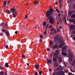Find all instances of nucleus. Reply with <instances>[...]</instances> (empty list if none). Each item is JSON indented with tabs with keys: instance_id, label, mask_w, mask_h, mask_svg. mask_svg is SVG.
<instances>
[{
	"instance_id": "nucleus-59",
	"label": "nucleus",
	"mask_w": 75,
	"mask_h": 75,
	"mask_svg": "<svg viewBox=\"0 0 75 75\" xmlns=\"http://www.w3.org/2000/svg\"><path fill=\"white\" fill-rule=\"evenodd\" d=\"M4 75H7V74L6 73H5Z\"/></svg>"
},
{
	"instance_id": "nucleus-54",
	"label": "nucleus",
	"mask_w": 75,
	"mask_h": 75,
	"mask_svg": "<svg viewBox=\"0 0 75 75\" xmlns=\"http://www.w3.org/2000/svg\"><path fill=\"white\" fill-rule=\"evenodd\" d=\"M25 5H27V6H28V4H27L26 3H25Z\"/></svg>"
},
{
	"instance_id": "nucleus-24",
	"label": "nucleus",
	"mask_w": 75,
	"mask_h": 75,
	"mask_svg": "<svg viewBox=\"0 0 75 75\" xmlns=\"http://www.w3.org/2000/svg\"><path fill=\"white\" fill-rule=\"evenodd\" d=\"M57 69L58 70H62V69H63V68L62 67H60V68H57Z\"/></svg>"
},
{
	"instance_id": "nucleus-51",
	"label": "nucleus",
	"mask_w": 75,
	"mask_h": 75,
	"mask_svg": "<svg viewBox=\"0 0 75 75\" xmlns=\"http://www.w3.org/2000/svg\"><path fill=\"white\" fill-rule=\"evenodd\" d=\"M60 16H61V14L59 13L58 15V16H59V17Z\"/></svg>"
},
{
	"instance_id": "nucleus-52",
	"label": "nucleus",
	"mask_w": 75,
	"mask_h": 75,
	"mask_svg": "<svg viewBox=\"0 0 75 75\" xmlns=\"http://www.w3.org/2000/svg\"><path fill=\"white\" fill-rule=\"evenodd\" d=\"M59 31V29H57V32L58 33Z\"/></svg>"
},
{
	"instance_id": "nucleus-41",
	"label": "nucleus",
	"mask_w": 75,
	"mask_h": 75,
	"mask_svg": "<svg viewBox=\"0 0 75 75\" xmlns=\"http://www.w3.org/2000/svg\"><path fill=\"white\" fill-rule=\"evenodd\" d=\"M69 75H72L73 74L71 73H69Z\"/></svg>"
},
{
	"instance_id": "nucleus-6",
	"label": "nucleus",
	"mask_w": 75,
	"mask_h": 75,
	"mask_svg": "<svg viewBox=\"0 0 75 75\" xmlns=\"http://www.w3.org/2000/svg\"><path fill=\"white\" fill-rule=\"evenodd\" d=\"M70 28L71 30H74L75 28V26L73 25H70Z\"/></svg>"
},
{
	"instance_id": "nucleus-61",
	"label": "nucleus",
	"mask_w": 75,
	"mask_h": 75,
	"mask_svg": "<svg viewBox=\"0 0 75 75\" xmlns=\"http://www.w3.org/2000/svg\"><path fill=\"white\" fill-rule=\"evenodd\" d=\"M56 11H58V8L56 9Z\"/></svg>"
},
{
	"instance_id": "nucleus-32",
	"label": "nucleus",
	"mask_w": 75,
	"mask_h": 75,
	"mask_svg": "<svg viewBox=\"0 0 75 75\" xmlns=\"http://www.w3.org/2000/svg\"><path fill=\"white\" fill-rule=\"evenodd\" d=\"M73 9H75V4L73 5Z\"/></svg>"
},
{
	"instance_id": "nucleus-64",
	"label": "nucleus",
	"mask_w": 75,
	"mask_h": 75,
	"mask_svg": "<svg viewBox=\"0 0 75 75\" xmlns=\"http://www.w3.org/2000/svg\"><path fill=\"white\" fill-rule=\"evenodd\" d=\"M27 65L28 66V65H29V63H27Z\"/></svg>"
},
{
	"instance_id": "nucleus-35",
	"label": "nucleus",
	"mask_w": 75,
	"mask_h": 75,
	"mask_svg": "<svg viewBox=\"0 0 75 75\" xmlns=\"http://www.w3.org/2000/svg\"><path fill=\"white\" fill-rule=\"evenodd\" d=\"M49 44L51 45L52 44V41H51L49 42Z\"/></svg>"
},
{
	"instance_id": "nucleus-23",
	"label": "nucleus",
	"mask_w": 75,
	"mask_h": 75,
	"mask_svg": "<svg viewBox=\"0 0 75 75\" xmlns=\"http://www.w3.org/2000/svg\"><path fill=\"white\" fill-rule=\"evenodd\" d=\"M34 4H38L39 3V2H38L37 1H34Z\"/></svg>"
},
{
	"instance_id": "nucleus-11",
	"label": "nucleus",
	"mask_w": 75,
	"mask_h": 75,
	"mask_svg": "<svg viewBox=\"0 0 75 75\" xmlns=\"http://www.w3.org/2000/svg\"><path fill=\"white\" fill-rule=\"evenodd\" d=\"M58 60L59 62H62V58L61 57H59L58 58Z\"/></svg>"
},
{
	"instance_id": "nucleus-13",
	"label": "nucleus",
	"mask_w": 75,
	"mask_h": 75,
	"mask_svg": "<svg viewBox=\"0 0 75 75\" xmlns=\"http://www.w3.org/2000/svg\"><path fill=\"white\" fill-rule=\"evenodd\" d=\"M66 50V46H64L62 48V51H65Z\"/></svg>"
},
{
	"instance_id": "nucleus-21",
	"label": "nucleus",
	"mask_w": 75,
	"mask_h": 75,
	"mask_svg": "<svg viewBox=\"0 0 75 75\" xmlns=\"http://www.w3.org/2000/svg\"><path fill=\"white\" fill-rule=\"evenodd\" d=\"M74 56H73V55H70L69 56V58L70 59H72V58H73Z\"/></svg>"
},
{
	"instance_id": "nucleus-19",
	"label": "nucleus",
	"mask_w": 75,
	"mask_h": 75,
	"mask_svg": "<svg viewBox=\"0 0 75 75\" xmlns=\"http://www.w3.org/2000/svg\"><path fill=\"white\" fill-rule=\"evenodd\" d=\"M71 18H75V13L73 14L71 16Z\"/></svg>"
},
{
	"instance_id": "nucleus-18",
	"label": "nucleus",
	"mask_w": 75,
	"mask_h": 75,
	"mask_svg": "<svg viewBox=\"0 0 75 75\" xmlns=\"http://www.w3.org/2000/svg\"><path fill=\"white\" fill-rule=\"evenodd\" d=\"M47 24V23H46V22H44L43 23V25L44 27H45L46 26V24Z\"/></svg>"
},
{
	"instance_id": "nucleus-39",
	"label": "nucleus",
	"mask_w": 75,
	"mask_h": 75,
	"mask_svg": "<svg viewBox=\"0 0 75 75\" xmlns=\"http://www.w3.org/2000/svg\"><path fill=\"white\" fill-rule=\"evenodd\" d=\"M2 31H3V33H5V31H6V30L4 29H2Z\"/></svg>"
},
{
	"instance_id": "nucleus-15",
	"label": "nucleus",
	"mask_w": 75,
	"mask_h": 75,
	"mask_svg": "<svg viewBox=\"0 0 75 75\" xmlns=\"http://www.w3.org/2000/svg\"><path fill=\"white\" fill-rule=\"evenodd\" d=\"M7 2L6 1H4V6L5 7L6 6Z\"/></svg>"
},
{
	"instance_id": "nucleus-43",
	"label": "nucleus",
	"mask_w": 75,
	"mask_h": 75,
	"mask_svg": "<svg viewBox=\"0 0 75 75\" xmlns=\"http://www.w3.org/2000/svg\"><path fill=\"white\" fill-rule=\"evenodd\" d=\"M62 1H61V0H59V4H61V3Z\"/></svg>"
},
{
	"instance_id": "nucleus-50",
	"label": "nucleus",
	"mask_w": 75,
	"mask_h": 75,
	"mask_svg": "<svg viewBox=\"0 0 75 75\" xmlns=\"http://www.w3.org/2000/svg\"><path fill=\"white\" fill-rule=\"evenodd\" d=\"M27 18V15H25V18Z\"/></svg>"
},
{
	"instance_id": "nucleus-22",
	"label": "nucleus",
	"mask_w": 75,
	"mask_h": 75,
	"mask_svg": "<svg viewBox=\"0 0 75 75\" xmlns=\"http://www.w3.org/2000/svg\"><path fill=\"white\" fill-rule=\"evenodd\" d=\"M47 62H48L49 64H51V61L50 59L47 60Z\"/></svg>"
},
{
	"instance_id": "nucleus-5",
	"label": "nucleus",
	"mask_w": 75,
	"mask_h": 75,
	"mask_svg": "<svg viewBox=\"0 0 75 75\" xmlns=\"http://www.w3.org/2000/svg\"><path fill=\"white\" fill-rule=\"evenodd\" d=\"M56 53H54V52H53V51H52V53H53V54H54H54H57V55H58V57H59V55H58V54H60V51H59V50H56Z\"/></svg>"
},
{
	"instance_id": "nucleus-60",
	"label": "nucleus",
	"mask_w": 75,
	"mask_h": 75,
	"mask_svg": "<svg viewBox=\"0 0 75 75\" xmlns=\"http://www.w3.org/2000/svg\"><path fill=\"white\" fill-rule=\"evenodd\" d=\"M17 31H16V32H15V34H17Z\"/></svg>"
},
{
	"instance_id": "nucleus-29",
	"label": "nucleus",
	"mask_w": 75,
	"mask_h": 75,
	"mask_svg": "<svg viewBox=\"0 0 75 75\" xmlns=\"http://www.w3.org/2000/svg\"><path fill=\"white\" fill-rule=\"evenodd\" d=\"M54 34H57V30L54 29Z\"/></svg>"
},
{
	"instance_id": "nucleus-8",
	"label": "nucleus",
	"mask_w": 75,
	"mask_h": 75,
	"mask_svg": "<svg viewBox=\"0 0 75 75\" xmlns=\"http://www.w3.org/2000/svg\"><path fill=\"white\" fill-rule=\"evenodd\" d=\"M74 20L75 19H69V21L70 23H74Z\"/></svg>"
},
{
	"instance_id": "nucleus-48",
	"label": "nucleus",
	"mask_w": 75,
	"mask_h": 75,
	"mask_svg": "<svg viewBox=\"0 0 75 75\" xmlns=\"http://www.w3.org/2000/svg\"><path fill=\"white\" fill-rule=\"evenodd\" d=\"M3 24L4 23H1L0 25V26H2V25H3Z\"/></svg>"
},
{
	"instance_id": "nucleus-55",
	"label": "nucleus",
	"mask_w": 75,
	"mask_h": 75,
	"mask_svg": "<svg viewBox=\"0 0 75 75\" xmlns=\"http://www.w3.org/2000/svg\"><path fill=\"white\" fill-rule=\"evenodd\" d=\"M55 4L56 5H57L58 4V2H56Z\"/></svg>"
},
{
	"instance_id": "nucleus-12",
	"label": "nucleus",
	"mask_w": 75,
	"mask_h": 75,
	"mask_svg": "<svg viewBox=\"0 0 75 75\" xmlns=\"http://www.w3.org/2000/svg\"><path fill=\"white\" fill-rule=\"evenodd\" d=\"M5 33L8 37L10 36V33H9V32H7V31H6Z\"/></svg>"
},
{
	"instance_id": "nucleus-9",
	"label": "nucleus",
	"mask_w": 75,
	"mask_h": 75,
	"mask_svg": "<svg viewBox=\"0 0 75 75\" xmlns=\"http://www.w3.org/2000/svg\"><path fill=\"white\" fill-rule=\"evenodd\" d=\"M73 13H74V11H69L68 13L69 16H71V15L73 14Z\"/></svg>"
},
{
	"instance_id": "nucleus-40",
	"label": "nucleus",
	"mask_w": 75,
	"mask_h": 75,
	"mask_svg": "<svg viewBox=\"0 0 75 75\" xmlns=\"http://www.w3.org/2000/svg\"><path fill=\"white\" fill-rule=\"evenodd\" d=\"M7 3H7V5H8V4H10V2L9 1H8Z\"/></svg>"
},
{
	"instance_id": "nucleus-17",
	"label": "nucleus",
	"mask_w": 75,
	"mask_h": 75,
	"mask_svg": "<svg viewBox=\"0 0 75 75\" xmlns=\"http://www.w3.org/2000/svg\"><path fill=\"white\" fill-rule=\"evenodd\" d=\"M5 67L6 68L8 67V64L7 63H6L5 64Z\"/></svg>"
},
{
	"instance_id": "nucleus-44",
	"label": "nucleus",
	"mask_w": 75,
	"mask_h": 75,
	"mask_svg": "<svg viewBox=\"0 0 75 75\" xmlns=\"http://www.w3.org/2000/svg\"><path fill=\"white\" fill-rule=\"evenodd\" d=\"M8 45H6V48H8Z\"/></svg>"
},
{
	"instance_id": "nucleus-42",
	"label": "nucleus",
	"mask_w": 75,
	"mask_h": 75,
	"mask_svg": "<svg viewBox=\"0 0 75 75\" xmlns=\"http://www.w3.org/2000/svg\"><path fill=\"white\" fill-rule=\"evenodd\" d=\"M64 20H65V23H67V19H66V18H64Z\"/></svg>"
},
{
	"instance_id": "nucleus-58",
	"label": "nucleus",
	"mask_w": 75,
	"mask_h": 75,
	"mask_svg": "<svg viewBox=\"0 0 75 75\" xmlns=\"http://www.w3.org/2000/svg\"><path fill=\"white\" fill-rule=\"evenodd\" d=\"M42 39H41L40 40V42H42Z\"/></svg>"
},
{
	"instance_id": "nucleus-1",
	"label": "nucleus",
	"mask_w": 75,
	"mask_h": 75,
	"mask_svg": "<svg viewBox=\"0 0 75 75\" xmlns=\"http://www.w3.org/2000/svg\"><path fill=\"white\" fill-rule=\"evenodd\" d=\"M54 9L50 8L49 10H47L46 13V16L47 17V20H49V23H51V25L55 23V20L52 17V13H54Z\"/></svg>"
},
{
	"instance_id": "nucleus-34",
	"label": "nucleus",
	"mask_w": 75,
	"mask_h": 75,
	"mask_svg": "<svg viewBox=\"0 0 75 75\" xmlns=\"http://www.w3.org/2000/svg\"><path fill=\"white\" fill-rule=\"evenodd\" d=\"M42 72V71H39V74H40V75H41Z\"/></svg>"
},
{
	"instance_id": "nucleus-62",
	"label": "nucleus",
	"mask_w": 75,
	"mask_h": 75,
	"mask_svg": "<svg viewBox=\"0 0 75 75\" xmlns=\"http://www.w3.org/2000/svg\"><path fill=\"white\" fill-rule=\"evenodd\" d=\"M48 27V24H47V26H46V28H47V27Z\"/></svg>"
},
{
	"instance_id": "nucleus-46",
	"label": "nucleus",
	"mask_w": 75,
	"mask_h": 75,
	"mask_svg": "<svg viewBox=\"0 0 75 75\" xmlns=\"http://www.w3.org/2000/svg\"><path fill=\"white\" fill-rule=\"evenodd\" d=\"M59 28L60 29H61V28H62V26H59Z\"/></svg>"
},
{
	"instance_id": "nucleus-4",
	"label": "nucleus",
	"mask_w": 75,
	"mask_h": 75,
	"mask_svg": "<svg viewBox=\"0 0 75 75\" xmlns=\"http://www.w3.org/2000/svg\"><path fill=\"white\" fill-rule=\"evenodd\" d=\"M55 41H58V40L60 43H63L64 42V40H62L61 38L59 39V37L58 36H57L55 37L54 39Z\"/></svg>"
},
{
	"instance_id": "nucleus-10",
	"label": "nucleus",
	"mask_w": 75,
	"mask_h": 75,
	"mask_svg": "<svg viewBox=\"0 0 75 75\" xmlns=\"http://www.w3.org/2000/svg\"><path fill=\"white\" fill-rule=\"evenodd\" d=\"M39 67H40V66L38 64H36L35 65V69H38Z\"/></svg>"
},
{
	"instance_id": "nucleus-37",
	"label": "nucleus",
	"mask_w": 75,
	"mask_h": 75,
	"mask_svg": "<svg viewBox=\"0 0 75 75\" xmlns=\"http://www.w3.org/2000/svg\"><path fill=\"white\" fill-rule=\"evenodd\" d=\"M51 27H52V25H51L49 27V28L50 29H51Z\"/></svg>"
},
{
	"instance_id": "nucleus-16",
	"label": "nucleus",
	"mask_w": 75,
	"mask_h": 75,
	"mask_svg": "<svg viewBox=\"0 0 75 75\" xmlns=\"http://www.w3.org/2000/svg\"><path fill=\"white\" fill-rule=\"evenodd\" d=\"M62 55H64L65 56H67V54L66 53H65L64 52H63L62 53Z\"/></svg>"
},
{
	"instance_id": "nucleus-27",
	"label": "nucleus",
	"mask_w": 75,
	"mask_h": 75,
	"mask_svg": "<svg viewBox=\"0 0 75 75\" xmlns=\"http://www.w3.org/2000/svg\"><path fill=\"white\" fill-rule=\"evenodd\" d=\"M63 43H64V42H63V43H62L61 44H60V47H63V46H64V44Z\"/></svg>"
},
{
	"instance_id": "nucleus-20",
	"label": "nucleus",
	"mask_w": 75,
	"mask_h": 75,
	"mask_svg": "<svg viewBox=\"0 0 75 75\" xmlns=\"http://www.w3.org/2000/svg\"><path fill=\"white\" fill-rule=\"evenodd\" d=\"M72 59H69V62L70 64V63H71V62H72Z\"/></svg>"
},
{
	"instance_id": "nucleus-38",
	"label": "nucleus",
	"mask_w": 75,
	"mask_h": 75,
	"mask_svg": "<svg viewBox=\"0 0 75 75\" xmlns=\"http://www.w3.org/2000/svg\"><path fill=\"white\" fill-rule=\"evenodd\" d=\"M40 37L41 38H43V37H42V35H41L40 36Z\"/></svg>"
},
{
	"instance_id": "nucleus-49",
	"label": "nucleus",
	"mask_w": 75,
	"mask_h": 75,
	"mask_svg": "<svg viewBox=\"0 0 75 75\" xmlns=\"http://www.w3.org/2000/svg\"><path fill=\"white\" fill-rule=\"evenodd\" d=\"M49 71H50V72H51V71H52V70H51V69H49Z\"/></svg>"
},
{
	"instance_id": "nucleus-2",
	"label": "nucleus",
	"mask_w": 75,
	"mask_h": 75,
	"mask_svg": "<svg viewBox=\"0 0 75 75\" xmlns=\"http://www.w3.org/2000/svg\"><path fill=\"white\" fill-rule=\"evenodd\" d=\"M58 55L56 53H54V57L53 58V61L54 62V66L55 67H57L58 66V63L57 62V58L58 57Z\"/></svg>"
},
{
	"instance_id": "nucleus-14",
	"label": "nucleus",
	"mask_w": 75,
	"mask_h": 75,
	"mask_svg": "<svg viewBox=\"0 0 75 75\" xmlns=\"http://www.w3.org/2000/svg\"><path fill=\"white\" fill-rule=\"evenodd\" d=\"M3 25L4 26L3 28H5V27H7V22H6V24H4Z\"/></svg>"
},
{
	"instance_id": "nucleus-30",
	"label": "nucleus",
	"mask_w": 75,
	"mask_h": 75,
	"mask_svg": "<svg viewBox=\"0 0 75 75\" xmlns=\"http://www.w3.org/2000/svg\"><path fill=\"white\" fill-rule=\"evenodd\" d=\"M71 71V72H75V71H74V70L72 69H70Z\"/></svg>"
},
{
	"instance_id": "nucleus-47",
	"label": "nucleus",
	"mask_w": 75,
	"mask_h": 75,
	"mask_svg": "<svg viewBox=\"0 0 75 75\" xmlns=\"http://www.w3.org/2000/svg\"><path fill=\"white\" fill-rule=\"evenodd\" d=\"M54 28H52L51 30V31H53V30H54Z\"/></svg>"
},
{
	"instance_id": "nucleus-57",
	"label": "nucleus",
	"mask_w": 75,
	"mask_h": 75,
	"mask_svg": "<svg viewBox=\"0 0 75 75\" xmlns=\"http://www.w3.org/2000/svg\"><path fill=\"white\" fill-rule=\"evenodd\" d=\"M1 36H3V33H1Z\"/></svg>"
},
{
	"instance_id": "nucleus-7",
	"label": "nucleus",
	"mask_w": 75,
	"mask_h": 75,
	"mask_svg": "<svg viewBox=\"0 0 75 75\" xmlns=\"http://www.w3.org/2000/svg\"><path fill=\"white\" fill-rule=\"evenodd\" d=\"M58 45L57 44H55L54 45L53 48L54 49H57V48H58Z\"/></svg>"
},
{
	"instance_id": "nucleus-26",
	"label": "nucleus",
	"mask_w": 75,
	"mask_h": 75,
	"mask_svg": "<svg viewBox=\"0 0 75 75\" xmlns=\"http://www.w3.org/2000/svg\"><path fill=\"white\" fill-rule=\"evenodd\" d=\"M0 75H4V74L2 71H1L0 72Z\"/></svg>"
},
{
	"instance_id": "nucleus-25",
	"label": "nucleus",
	"mask_w": 75,
	"mask_h": 75,
	"mask_svg": "<svg viewBox=\"0 0 75 75\" xmlns=\"http://www.w3.org/2000/svg\"><path fill=\"white\" fill-rule=\"evenodd\" d=\"M22 57L23 58V59H25V58L26 57L24 55H23L22 56Z\"/></svg>"
},
{
	"instance_id": "nucleus-28",
	"label": "nucleus",
	"mask_w": 75,
	"mask_h": 75,
	"mask_svg": "<svg viewBox=\"0 0 75 75\" xmlns=\"http://www.w3.org/2000/svg\"><path fill=\"white\" fill-rule=\"evenodd\" d=\"M6 12H7V13H9V14H10V11H8V9H7L6 10Z\"/></svg>"
},
{
	"instance_id": "nucleus-63",
	"label": "nucleus",
	"mask_w": 75,
	"mask_h": 75,
	"mask_svg": "<svg viewBox=\"0 0 75 75\" xmlns=\"http://www.w3.org/2000/svg\"><path fill=\"white\" fill-rule=\"evenodd\" d=\"M68 72V71H67V70H65V72Z\"/></svg>"
},
{
	"instance_id": "nucleus-31",
	"label": "nucleus",
	"mask_w": 75,
	"mask_h": 75,
	"mask_svg": "<svg viewBox=\"0 0 75 75\" xmlns=\"http://www.w3.org/2000/svg\"><path fill=\"white\" fill-rule=\"evenodd\" d=\"M52 53L50 54V57L51 59H52Z\"/></svg>"
},
{
	"instance_id": "nucleus-56",
	"label": "nucleus",
	"mask_w": 75,
	"mask_h": 75,
	"mask_svg": "<svg viewBox=\"0 0 75 75\" xmlns=\"http://www.w3.org/2000/svg\"><path fill=\"white\" fill-rule=\"evenodd\" d=\"M62 6V5H61V4H60V8H61Z\"/></svg>"
},
{
	"instance_id": "nucleus-3",
	"label": "nucleus",
	"mask_w": 75,
	"mask_h": 75,
	"mask_svg": "<svg viewBox=\"0 0 75 75\" xmlns=\"http://www.w3.org/2000/svg\"><path fill=\"white\" fill-rule=\"evenodd\" d=\"M11 11L12 12V13H13L12 14V15H13V17L16 18V16H17V12H16V11L15 8H12L11 9Z\"/></svg>"
},
{
	"instance_id": "nucleus-53",
	"label": "nucleus",
	"mask_w": 75,
	"mask_h": 75,
	"mask_svg": "<svg viewBox=\"0 0 75 75\" xmlns=\"http://www.w3.org/2000/svg\"><path fill=\"white\" fill-rule=\"evenodd\" d=\"M73 38L74 40H75V37H73Z\"/></svg>"
},
{
	"instance_id": "nucleus-45",
	"label": "nucleus",
	"mask_w": 75,
	"mask_h": 75,
	"mask_svg": "<svg viewBox=\"0 0 75 75\" xmlns=\"http://www.w3.org/2000/svg\"><path fill=\"white\" fill-rule=\"evenodd\" d=\"M47 50L48 51H50V48H48L47 49Z\"/></svg>"
},
{
	"instance_id": "nucleus-36",
	"label": "nucleus",
	"mask_w": 75,
	"mask_h": 75,
	"mask_svg": "<svg viewBox=\"0 0 75 75\" xmlns=\"http://www.w3.org/2000/svg\"><path fill=\"white\" fill-rule=\"evenodd\" d=\"M45 35H47V30H46L44 33Z\"/></svg>"
},
{
	"instance_id": "nucleus-33",
	"label": "nucleus",
	"mask_w": 75,
	"mask_h": 75,
	"mask_svg": "<svg viewBox=\"0 0 75 75\" xmlns=\"http://www.w3.org/2000/svg\"><path fill=\"white\" fill-rule=\"evenodd\" d=\"M35 75H38V72L37 71H35Z\"/></svg>"
}]
</instances>
